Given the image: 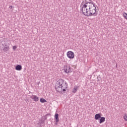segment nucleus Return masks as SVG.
<instances>
[{"label":"nucleus","mask_w":127,"mask_h":127,"mask_svg":"<svg viewBox=\"0 0 127 127\" xmlns=\"http://www.w3.org/2000/svg\"><path fill=\"white\" fill-rule=\"evenodd\" d=\"M78 88H79L78 86H74L72 90V92H73L74 93H76V92H77V90H78Z\"/></svg>","instance_id":"nucleus-11"},{"label":"nucleus","mask_w":127,"mask_h":127,"mask_svg":"<svg viewBox=\"0 0 127 127\" xmlns=\"http://www.w3.org/2000/svg\"><path fill=\"white\" fill-rule=\"evenodd\" d=\"M46 120H47V118H45V120H44V121H46Z\"/></svg>","instance_id":"nucleus-17"},{"label":"nucleus","mask_w":127,"mask_h":127,"mask_svg":"<svg viewBox=\"0 0 127 127\" xmlns=\"http://www.w3.org/2000/svg\"><path fill=\"white\" fill-rule=\"evenodd\" d=\"M68 88V83L64 79H59L55 84V88L59 93L66 92V89Z\"/></svg>","instance_id":"nucleus-2"},{"label":"nucleus","mask_w":127,"mask_h":127,"mask_svg":"<svg viewBox=\"0 0 127 127\" xmlns=\"http://www.w3.org/2000/svg\"><path fill=\"white\" fill-rule=\"evenodd\" d=\"M56 125L57 126V125H58V123L56 122Z\"/></svg>","instance_id":"nucleus-18"},{"label":"nucleus","mask_w":127,"mask_h":127,"mask_svg":"<svg viewBox=\"0 0 127 127\" xmlns=\"http://www.w3.org/2000/svg\"><path fill=\"white\" fill-rule=\"evenodd\" d=\"M55 119H56V123H59V115L58 114H56L55 115Z\"/></svg>","instance_id":"nucleus-7"},{"label":"nucleus","mask_w":127,"mask_h":127,"mask_svg":"<svg viewBox=\"0 0 127 127\" xmlns=\"http://www.w3.org/2000/svg\"><path fill=\"white\" fill-rule=\"evenodd\" d=\"M101 119V115L100 114H96L95 115V119L96 120H100Z\"/></svg>","instance_id":"nucleus-9"},{"label":"nucleus","mask_w":127,"mask_h":127,"mask_svg":"<svg viewBox=\"0 0 127 127\" xmlns=\"http://www.w3.org/2000/svg\"><path fill=\"white\" fill-rule=\"evenodd\" d=\"M5 47L3 48V51L5 53H7V52H9V46H7L6 45H5Z\"/></svg>","instance_id":"nucleus-6"},{"label":"nucleus","mask_w":127,"mask_h":127,"mask_svg":"<svg viewBox=\"0 0 127 127\" xmlns=\"http://www.w3.org/2000/svg\"><path fill=\"white\" fill-rule=\"evenodd\" d=\"M15 49H16V46H13V50H15Z\"/></svg>","instance_id":"nucleus-15"},{"label":"nucleus","mask_w":127,"mask_h":127,"mask_svg":"<svg viewBox=\"0 0 127 127\" xmlns=\"http://www.w3.org/2000/svg\"><path fill=\"white\" fill-rule=\"evenodd\" d=\"M22 69V66H21V65H17L15 67V69L17 70V71H20Z\"/></svg>","instance_id":"nucleus-10"},{"label":"nucleus","mask_w":127,"mask_h":127,"mask_svg":"<svg viewBox=\"0 0 127 127\" xmlns=\"http://www.w3.org/2000/svg\"><path fill=\"white\" fill-rule=\"evenodd\" d=\"M64 71L65 73H71V67L69 65H65L64 66Z\"/></svg>","instance_id":"nucleus-4"},{"label":"nucleus","mask_w":127,"mask_h":127,"mask_svg":"<svg viewBox=\"0 0 127 127\" xmlns=\"http://www.w3.org/2000/svg\"><path fill=\"white\" fill-rule=\"evenodd\" d=\"M9 8H10V9H11V8H12V6H10L9 7Z\"/></svg>","instance_id":"nucleus-16"},{"label":"nucleus","mask_w":127,"mask_h":127,"mask_svg":"<svg viewBox=\"0 0 127 127\" xmlns=\"http://www.w3.org/2000/svg\"><path fill=\"white\" fill-rule=\"evenodd\" d=\"M40 102L41 103H46V100L44 99V98H41L40 99Z\"/></svg>","instance_id":"nucleus-12"},{"label":"nucleus","mask_w":127,"mask_h":127,"mask_svg":"<svg viewBox=\"0 0 127 127\" xmlns=\"http://www.w3.org/2000/svg\"><path fill=\"white\" fill-rule=\"evenodd\" d=\"M80 10L85 16H97L98 15L96 4L91 0L88 2L86 0Z\"/></svg>","instance_id":"nucleus-1"},{"label":"nucleus","mask_w":127,"mask_h":127,"mask_svg":"<svg viewBox=\"0 0 127 127\" xmlns=\"http://www.w3.org/2000/svg\"><path fill=\"white\" fill-rule=\"evenodd\" d=\"M66 56L69 59H73L75 57V54L74 52L72 51H68L66 53Z\"/></svg>","instance_id":"nucleus-3"},{"label":"nucleus","mask_w":127,"mask_h":127,"mask_svg":"<svg viewBox=\"0 0 127 127\" xmlns=\"http://www.w3.org/2000/svg\"><path fill=\"white\" fill-rule=\"evenodd\" d=\"M123 16H124V17H125V18H126V19L127 20V13L124 12L123 13Z\"/></svg>","instance_id":"nucleus-14"},{"label":"nucleus","mask_w":127,"mask_h":127,"mask_svg":"<svg viewBox=\"0 0 127 127\" xmlns=\"http://www.w3.org/2000/svg\"><path fill=\"white\" fill-rule=\"evenodd\" d=\"M30 98L34 102H38L39 101V97L36 95H32L30 96Z\"/></svg>","instance_id":"nucleus-5"},{"label":"nucleus","mask_w":127,"mask_h":127,"mask_svg":"<svg viewBox=\"0 0 127 127\" xmlns=\"http://www.w3.org/2000/svg\"><path fill=\"white\" fill-rule=\"evenodd\" d=\"M124 119L126 122H127V114H125L124 115Z\"/></svg>","instance_id":"nucleus-13"},{"label":"nucleus","mask_w":127,"mask_h":127,"mask_svg":"<svg viewBox=\"0 0 127 127\" xmlns=\"http://www.w3.org/2000/svg\"><path fill=\"white\" fill-rule=\"evenodd\" d=\"M99 120H100L99 123L102 124L103 123H105V122L106 121V118L101 117L100 119H99Z\"/></svg>","instance_id":"nucleus-8"}]
</instances>
